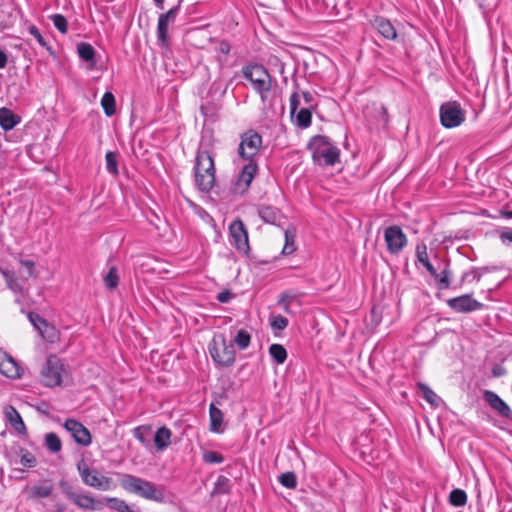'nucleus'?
Returning a JSON list of instances; mask_svg holds the SVG:
<instances>
[{
    "instance_id": "nucleus-1",
    "label": "nucleus",
    "mask_w": 512,
    "mask_h": 512,
    "mask_svg": "<svg viewBox=\"0 0 512 512\" xmlns=\"http://www.w3.org/2000/svg\"><path fill=\"white\" fill-rule=\"evenodd\" d=\"M120 487L129 494H134L148 501L162 503L165 500L164 489L149 480L139 476L118 473Z\"/></svg>"
},
{
    "instance_id": "nucleus-2",
    "label": "nucleus",
    "mask_w": 512,
    "mask_h": 512,
    "mask_svg": "<svg viewBox=\"0 0 512 512\" xmlns=\"http://www.w3.org/2000/svg\"><path fill=\"white\" fill-rule=\"evenodd\" d=\"M307 147L312 154L314 163L317 165L333 166L339 161V148L332 144L330 139L326 136H313Z\"/></svg>"
},
{
    "instance_id": "nucleus-3",
    "label": "nucleus",
    "mask_w": 512,
    "mask_h": 512,
    "mask_svg": "<svg viewBox=\"0 0 512 512\" xmlns=\"http://www.w3.org/2000/svg\"><path fill=\"white\" fill-rule=\"evenodd\" d=\"M243 77L250 81L253 89L259 94L262 103H266L275 80L267 69L260 64H249L242 69Z\"/></svg>"
},
{
    "instance_id": "nucleus-4",
    "label": "nucleus",
    "mask_w": 512,
    "mask_h": 512,
    "mask_svg": "<svg viewBox=\"0 0 512 512\" xmlns=\"http://www.w3.org/2000/svg\"><path fill=\"white\" fill-rule=\"evenodd\" d=\"M194 181L202 192H208L215 183V166L210 152L198 151L194 165Z\"/></svg>"
},
{
    "instance_id": "nucleus-5",
    "label": "nucleus",
    "mask_w": 512,
    "mask_h": 512,
    "mask_svg": "<svg viewBox=\"0 0 512 512\" xmlns=\"http://www.w3.org/2000/svg\"><path fill=\"white\" fill-rule=\"evenodd\" d=\"M77 470L84 485L99 491H110L116 487L112 478L107 477L96 468H91L84 460L77 464Z\"/></svg>"
},
{
    "instance_id": "nucleus-6",
    "label": "nucleus",
    "mask_w": 512,
    "mask_h": 512,
    "mask_svg": "<svg viewBox=\"0 0 512 512\" xmlns=\"http://www.w3.org/2000/svg\"><path fill=\"white\" fill-rule=\"evenodd\" d=\"M213 361L221 366L229 367L235 362L236 351L232 343H228L222 334L215 335L208 345Z\"/></svg>"
},
{
    "instance_id": "nucleus-7",
    "label": "nucleus",
    "mask_w": 512,
    "mask_h": 512,
    "mask_svg": "<svg viewBox=\"0 0 512 512\" xmlns=\"http://www.w3.org/2000/svg\"><path fill=\"white\" fill-rule=\"evenodd\" d=\"M66 369L62 360L56 355H50L41 369L42 383L46 387H55L62 384Z\"/></svg>"
},
{
    "instance_id": "nucleus-8",
    "label": "nucleus",
    "mask_w": 512,
    "mask_h": 512,
    "mask_svg": "<svg viewBox=\"0 0 512 512\" xmlns=\"http://www.w3.org/2000/svg\"><path fill=\"white\" fill-rule=\"evenodd\" d=\"M262 146V137L254 130H248L241 135L238 154L244 160H254Z\"/></svg>"
},
{
    "instance_id": "nucleus-9",
    "label": "nucleus",
    "mask_w": 512,
    "mask_h": 512,
    "mask_svg": "<svg viewBox=\"0 0 512 512\" xmlns=\"http://www.w3.org/2000/svg\"><path fill=\"white\" fill-rule=\"evenodd\" d=\"M465 120V113L457 102H446L440 107V121L445 128L460 126Z\"/></svg>"
},
{
    "instance_id": "nucleus-10",
    "label": "nucleus",
    "mask_w": 512,
    "mask_h": 512,
    "mask_svg": "<svg viewBox=\"0 0 512 512\" xmlns=\"http://www.w3.org/2000/svg\"><path fill=\"white\" fill-rule=\"evenodd\" d=\"M62 491L71 502L83 510L99 511L104 507L101 500L94 498L89 493H76L70 486L63 487Z\"/></svg>"
},
{
    "instance_id": "nucleus-11",
    "label": "nucleus",
    "mask_w": 512,
    "mask_h": 512,
    "mask_svg": "<svg viewBox=\"0 0 512 512\" xmlns=\"http://www.w3.org/2000/svg\"><path fill=\"white\" fill-rule=\"evenodd\" d=\"M384 239L387 250L391 254H398L407 245V237L399 226L392 225L384 230Z\"/></svg>"
},
{
    "instance_id": "nucleus-12",
    "label": "nucleus",
    "mask_w": 512,
    "mask_h": 512,
    "mask_svg": "<svg viewBox=\"0 0 512 512\" xmlns=\"http://www.w3.org/2000/svg\"><path fill=\"white\" fill-rule=\"evenodd\" d=\"M230 243L240 252L249 251L248 233L240 219L234 220L229 226Z\"/></svg>"
},
{
    "instance_id": "nucleus-13",
    "label": "nucleus",
    "mask_w": 512,
    "mask_h": 512,
    "mask_svg": "<svg viewBox=\"0 0 512 512\" xmlns=\"http://www.w3.org/2000/svg\"><path fill=\"white\" fill-rule=\"evenodd\" d=\"M447 305L456 313H470L483 308V303L474 299L470 294H463L447 300Z\"/></svg>"
},
{
    "instance_id": "nucleus-14",
    "label": "nucleus",
    "mask_w": 512,
    "mask_h": 512,
    "mask_svg": "<svg viewBox=\"0 0 512 512\" xmlns=\"http://www.w3.org/2000/svg\"><path fill=\"white\" fill-rule=\"evenodd\" d=\"M63 427L79 445L88 446L91 444V434L81 422L70 418L64 422Z\"/></svg>"
},
{
    "instance_id": "nucleus-15",
    "label": "nucleus",
    "mask_w": 512,
    "mask_h": 512,
    "mask_svg": "<svg viewBox=\"0 0 512 512\" xmlns=\"http://www.w3.org/2000/svg\"><path fill=\"white\" fill-rule=\"evenodd\" d=\"M0 373L8 378L19 379L23 376L24 370L9 353L0 350Z\"/></svg>"
},
{
    "instance_id": "nucleus-16",
    "label": "nucleus",
    "mask_w": 512,
    "mask_h": 512,
    "mask_svg": "<svg viewBox=\"0 0 512 512\" xmlns=\"http://www.w3.org/2000/svg\"><path fill=\"white\" fill-rule=\"evenodd\" d=\"M483 398L486 403L502 417L511 418L512 410L508 404L502 400L495 392L491 390H485L483 392Z\"/></svg>"
},
{
    "instance_id": "nucleus-17",
    "label": "nucleus",
    "mask_w": 512,
    "mask_h": 512,
    "mask_svg": "<svg viewBox=\"0 0 512 512\" xmlns=\"http://www.w3.org/2000/svg\"><path fill=\"white\" fill-rule=\"evenodd\" d=\"M371 25L387 40H395L397 32L393 24L382 16H375Z\"/></svg>"
},
{
    "instance_id": "nucleus-18",
    "label": "nucleus",
    "mask_w": 512,
    "mask_h": 512,
    "mask_svg": "<svg viewBox=\"0 0 512 512\" xmlns=\"http://www.w3.org/2000/svg\"><path fill=\"white\" fill-rule=\"evenodd\" d=\"M5 417L10 423V425L19 433L20 435L27 434V428L25 423L19 414V412L13 406H8L5 409Z\"/></svg>"
},
{
    "instance_id": "nucleus-19",
    "label": "nucleus",
    "mask_w": 512,
    "mask_h": 512,
    "mask_svg": "<svg viewBox=\"0 0 512 512\" xmlns=\"http://www.w3.org/2000/svg\"><path fill=\"white\" fill-rule=\"evenodd\" d=\"M0 273L5 279L7 287L16 294L24 293V282L20 280L14 271L0 268Z\"/></svg>"
},
{
    "instance_id": "nucleus-20",
    "label": "nucleus",
    "mask_w": 512,
    "mask_h": 512,
    "mask_svg": "<svg viewBox=\"0 0 512 512\" xmlns=\"http://www.w3.org/2000/svg\"><path fill=\"white\" fill-rule=\"evenodd\" d=\"M257 212L259 217L268 224H277L282 218V214L279 209L269 206V205H260L257 208Z\"/></svg>"
},
{
    "instance_id": "nucleus-21",
    "label": "nucleus",
    "mask_w": 512,
    "mask_h": 512,
    "mask_svg": "<svg viewBox=\"0 0 512 512\" xmlns=\"http://www.w3.org/2000/svg\"><path fill=\"white\" fill-rule=\"evenodd\" d=\"M257 169L258 167L255 160L248 161V163L242 168L238 177V185H243V188L247 189L254 179Z\"/></svg>"
},
{
    "instance_id": "nucleus-22",
    "label": "nucleus",
    "mask_w": 512,
    "mask_h": 512,
    "mask_svg": "<svg viewBox=\"0 0 512 512\" xmlns=\"http://www.w3.org/2000/svg\"><path fill=\"white\" fill-rule=\"evenodd\" d=\"M21 122V118L6 107L0 108V126L4 131L12 130Z\"/></svg>"
},
{
    "instance_id": "nucleus-23",
    "label": "nucleus",
    "mask_w": 512,
    "mask_h": 512,
    "mask_svg": "<svg viewBox=\"0 0 512 512\" xmlns=\"http://www.w3.org/2000/svg\"><path fill=\"white\" fill-rule=\"evenodd\" d=\"M77 52L79 57L89 64L90 68L96 66V51L91 44L86 42L79 43L77 45Z\"/></svg>"
},
{
    "instance_id": "nucleus-24",
    "label": "nucleus",
    "mask_w": 512,
    "mask_h": 512,
    "mask_svg": "<svg viewBox=\"0 0 512 512\" xmlns=\"http://www.w3.org/2000/svg\"><path fill=\"white\" fill-rule=\"evenodd\" d=\"M54 490L53 484L50 480H44L42 483L33 486L31 489L30 499H42L49 497Z\"/></svg>"
},
{
    "instance_id": "nucleus-25",
    "label": "nucleus",
    "mask_w": 512,
    "mask_h": 512,
    "mask_svg": "<svg viewBox=\"0 0 512 512\" xmlns=\"http://www.w3.org/2000/svg\"><path fill=\"white\" fill-rule=\"evenodd\" d=\"M209 414H210V429H211V431L215 432V433H220L222 431L221 425L223 422L222 411L219 408H217L214 404H211L210 409H209Z\"/></svg>"
},
{
    "instance_id": "nucleus-26",
    "label": "nucleus",
    "mask_w": 512,
    "mask_h": 512,
    "mask_svg": "<svg viewBox=\"0 0 512 512\" xmlns=\"http://www.w3.org/2000/svg\"><path fill=\"white\" fill-rule=\"evenodd\" d=\"M171 432L166 427L159 428L154 436V443L158 450H163L170 444Z\"/></svg>"
},
{
    "instance_id": "nucleus-27",
    "label": "nucleus",
    "mask_w": 512,
    "mask_h": 512,
    "mask_svg": "<svg viewBox=\"0 0 512 512\" xmlns=\"http://www.w3.org/2000/svg\"><path fill=\"white\" fill-rule=\"evenodd\" d=\"M312 110L311 108H301L296 112L293 118H295V123L300 128H308L312 122Z\"/></svg>"
},
{
    "instance_id": "nucleus-28",
    "label": "nucleus",
    "mask_w": 512,
    "mask_h": 512,
    "mask_svg": "<svg viewBox=\"0 0 512 512\" xmlns=\"http://www.w3.org/2000/svg\"><path fill=\"white\" fill-rule=\"evenodd\" d=\"M451 276H452V272L449 269V264L443 263L441 272L437 271V276L433 277V278L437 281V283L441 289H447L450 287V284H451Z\"/></svg>"
},
{
    "instance_id": "nucleus-29",
    "label": "nucleus",
    "mask_w": 512,
    "mask_h": 512,
    "mask_svg": "<svg viewBox=\"0 0 512 512\" xmlns=\"http://www.w3.org/2000/svg\"><path fill=\"white\" fill-rule=\"evenodd\" d=\"M101 106L106 116L111 117L116 111V101L112 92H105L101 99Z\"/></svg>"
},
{
    "instance_id": "nucleus-30",
    "label": "nucleus",
    "mask_w": 512,
    "mask_h": 512,
    "mask_svg": "<svg viewBox=\"0 0 512 512\" xmlns=\"http://www.w3.org/2000/svg\"><path fill=\"white\" fill-rule=\"evenodd\" d=\"M38 332L44 340H46L50 343H54L55 341L58 340L57 329L55 328L54 325L50 324L48 321H46L42 325L41 329Z\"/></svg>"
},
{
    "instance_id": "nucleus-31",
    "label": "nucleus",
    "mask_w": 512,
    "mask_h": 512,
    "mask_svg": "<svg viewBox=\"0 0 512 512\" xmlns=\"http://www.w3.org/2000/svg\"><path fill=\"white\" fill-rule=\"evenodd\" d=\"M269 354L277 364H283L287 359V351L281 344H272L269 347Z\"/></svg>"
},
{
    "instance_id": "nucleus-32",
    "label": "nucleus",
    "mask_w": 512,
    "mask_h": 512,
    "mask_svg": "<svg viewBox=\"0 0 512 512\" xmlns=\"http://www.w3.org/2000/svg\"><path fill=\"white\" fill-rule=\"evenodd\" d=\"M417 386L423 399H425L431 405L436 406L438 404L439 397L428 385L424 383H418Z\"/></svg>"
},
{
    "instance_id": "nucleus-33",
    "label": "nucleus",
    "mask_w": 512,
    "mask_h": 512,
    "mask_svg": "<svg viewBox=\"0 0 512 512\" xmlns=\"http://www.w3.org/2000/svg\"><path fill=\"white\" fill-rule=\"evenodd\" d=\"M285 236V244L282 249L283 255H291L295 250V230L287 229L284 233Z\"/></svg>"
},
{
    "instance_id": "nucleus-34",
    "label": "nucleus",
    "mask_w": 512,
    "mask_h": 512,
    "mask_svg": "<svg viewBox=\"0 0 512 512\" xmlns=\"http://www.w3.org/2000/svg\"><path fill=\"white\" fill-rule=\"evenodd\" d=\"M45 445L52 453H58L62 448V442L59 436L53 432L45 435Z\"/></svg>"
},
{
    "instance_id": "nucleus-35",
    "label": "nucleus",
    "mask_w": 512,
    "mask_h": 512,
    "mask_svg": "<svg viewBox=\"0 0 512 512\" xmlns=\"http://www.w3.org/2000/svg\"><path fill=\"white\" fill-rule=\"evenodd\" d=\"M168 24L167 21L159 17L157 24V40L161 46L168 45Z\"/></svg>"
},
{
    "instance_id": "nucleus-36",
    "label": "nucleus",
    "mask_w": 512,
    "mask_h": 512,
    "mask_svg": "<svg viewBox=\"0 0 512 512\" xmlns=\"http://www.w3.org/2000/svg\"><path fill=\"white\" fill-rule=\"evenodd\" d=\"M230 489H231L230 479L223 475H220V476H218V478L214 484L212 493L218 494V495L219 494H227V493H229Z\"/></svg>"
},
{
    "instance_id": "nucleus-37",
    "label": "nucleus",
    "mask_w": 512,
    "mask_h": 512,
    "mask_svg": "<svg viewBox=\"0 0 512 512\" xmlns=\"http://www.w3.org/2000/svg\"><path fill=\"white\" fill-rule=\"evenodd\" d=\"M451 505L455 507H462L467 502V494L462 489H453L449 495Z\"/></svg>"
},
{
    "instance_id": "nucleus-38",
    "label": "nucleus",
    "mask_w": 512,
    "mask_h": 512,
    "mask_svg": "<svg viewBox=\"0 0 512 512\" xmlns=\"http://www.w3.org/2000/svg\"><path fill=\"white\" fill-rule=\"evenodd\" d=\"M117 156V153L114 151H108L105 155L106 169L114 176L119 174Z\"/></svg>"
},
{
    "instance_id": "nucleus-39",
    "label": "nucleus",
    "mask_w": 512,
    "mask_h": 512,
    "mask_svg": "<svg viewBox=\"0 0 512 512\" xmlns=\"http://www.w3.org/2000/svg\"><path fill=\"white\" fill-rule=\"evenodd\" d=\"M233 341L240 350H245L250 345L251 336L247 330L240 329Z\"/></svg>"
},
{
    "instance_id": "nucleus-40",
    "label": "nucleus",
    "mask_w": 512,
    "mask_h": 512,
    "mask_svg": "<svg viewBox=\"0 0 512 512\" xmlns=\"http://www.w3.org/2000/svg\"><path fill=\"white\" fill-rule=\"evenodd\" d=\"M118 283L119 276L117 273V268L115 266H111L108 273L104 277V284L109 290H113L118 286Z\"/></svg>"
},
{
    "instance_id": "nucleus-41",
    "label": "nucleus",
    "mask_w": 512,
    "mask_h": 512,
    "mask_svg": "<svg viewBox=\"0 0 512 512\" xmlns=\"http://www.w3.org/2000/svg\"><path fill=\"white\" fill-rule=\"evenodd\" d=\"M231 50V45L228 41L222 40L217 44L216 51L218 52V61L221 65L227 62V56Z\"/></svg>"
},
{
    "instance_id": "nucleus-42",
    "label": "nucleus",
    "mask_w": 512,
    "mask_h": 512,
    "mask_svg": "<svg viewBox=\"0 0 512 512\" xmlns=\"http://www.w3.org/2000/svg\"><path fill=\"white\" fill-rule=\"evenodd\" d=\"M279 482L288 489H294L297 486V477L293 472H285L279 476Z\"/></svg>"
},
{
    "instance_id": "nucleus-43",
    "label": "nucleus",
    "mask_w": 512,
    "mask_h": 512,
    "mask_svg": "<svg viewBox=\"0 0 512 512\" xmlns=\"http://www.w3.org/2000/svg\"><path fill=\"white\" fill-rule=\"evenodd\" d=\"M202 458L207 464H220L224 461V457L220 453L211 450H203Z\"/></svg>"
},
{
    "instance_id": "nucleus-44",
    "label": "nucleus",
    "mask_w": 512,
    "mask_h": 512,
    "mask_svg": "<svg viewBox=\"0 0 512 512\" xmlns=\"http://www.w3.org/2000/svg\"><path fill=\"white\" fill-rule=\"evenodd\" d=\"M54 26L61 33H66L68 30V24L66 18L61 14H54L50 16Z\"/></svg>"
},
{
    "instance_id": "nucleus-45",
    "label": "nucleus",
    "mask_w": 512,
    "mask_h": 512,
    "mask_svg": "<svg viewBox=\"0 0 512 512\" xmlns=\"http://www.w3.org/2000/svg\"><path fill=\"white\" fill-rule=\"evenodd\" d=\"M416 262L423 264L427 261H429L428 252H427V245L424 242L418 243L416 245Z\"/></svg>"
},
{
    "instance_id": "nucleus-46",
    "label": "nucleus",
    "mask_w": 512,
    "mask_h": 512,
    "mask_svg": "<svg viewBox=\"0 0 512 512\" xmlns=\"http://www.w3.org/2000/svg\"><path fill=\"white\" fill-rule=\"evenodd\" d=\"M150 432V428L146 427V426H138V427H135L133 430H132V434L133 436L140 442L142 443L143 445H146L147 444V435L149 434Z\"/></svg>"
},
{
    "instance_id": "nucleus-47",
    "label": "nucleus",
    "mask_w": 512,
    "mask_h": 512,
    "mask_svg": "<svg viewBox=\"0 0 512 512\" xmlns=\"http://www.w3.org/2000/svg\"><path fill=\"white\" fill-rule=\"evenodd\" d=\"M126 504H127L126 501H124L123 499H120V498H116V497H108V498H106V505L110 509L115 510L117 512L123 511V509L125 508Z\"/></svg>"
},
{
    "instance_id": "nucleus-48",
    "label": "nucleus",
    "mask_w": 512,
    "mask_h": 512,
    "mask_svg": "<svg viewBox=\"0 0 512 512\" xmlns=\"http://www.w3.org/2000/svg\"><path fill=\"white\" fill-rule=\"evenodd\" d=\"M288 319L282 315L273 316L271 318V327L275 330H284L288 326Z\"/></svg>"
},
{
    "instance_id": "nucleus-49",
    "label": "nucleus",
    "mask_w": 512,
    "mask_h": 512,
    "mask_svg": "<svg viewBox=\"0 0 512 512\" xmlns=\"http://www.w3.org/2000/svg\"><path fill=\"white\" fill-rule=\"evenodd\" d=\"M299 105H300V94L298 91H294L291 94L290 99H289L291 117H294V115L298 111Z\"/></svg>"
},
{
    "instance_id": "nucleus-50",
    "label": "nucleus",
    "mask_w": 512,
    "mask_h": 512,
    "mask_svg": "<svg viewBox=\"0 0 512 512\" xmlns=\"http://www.w3.org/2000/svg\"><path fill=\"white\" fill-rule=\"evenodd\" d=\"M294 299H295V296L287 294V293H282L278 300V304L283 308V310L286 313H290V304Z\"/></svg>"
},
{
    "instance_id": "nucleus-51",
    "label": "nucleus",
    "mask_w": 512,
    "mask_h": 512,
    "mask_svg": "<svg viewBox=\"0 0 512 512\" xmlns=\"http://www.w3.org/2000/svg\"><path fill=\"white\" fill-rule=\"evenodd\" d=\"M28 319L37 331H39L41 329L42 325L47 321L46 319L41 317L39 314L34 313V312L28 313Z\"/></svg>"
},
{
    "instance_id": "nucleus-52",
    "label": "nucleus",
    "mask_w": 512,
    "mask_h": 512,
    "mask_svg": "<svg viewBox=\"0 0 512 512\" xmlns=\"http://www.w3.org/2000/svg\"><path fill=\"white\" fill-rule=\"evenodd\" d=\"M28 31L31 35L35 37L40 46L50 49L47 45L46 40L43 38L39 29L35 25H30Z\"/></svg>"
},
{
    "instance_id": "nucleus-53",
    "label": "nucleus",
    "mask_w": 512,
    "mask_h": 512,
    "mask_svg": "<svg viewBox=\"0 0 512 512\" xmlns=\"http://www.w3.org/2000/svg\"><path fill=\"white\" fill-rule=\"evenodd\" d=\"M20 463L28 468H32L36 465V458L28 451L22 453Z\"/></svg>"
},
{
    "instance_id": "nucleus-54",
    "label": "nucleus",
    "mask_w": 512,
    "mask_h": 512,
    "mask_svg": "<svg viewBox=\"0 0 512 512\" xmlns=\"http://www.w3.org/2000/svg\"><path fill=\"white\" fill-rule=\"evenodd\" d=\"M302 97L304 99L305 104L307 105L306 108H311L312 110L316 109L317 103L315 102V97L311 92L303 91Z\"/></svg>"
},
{
    "instance_id": "nucleus-55",
    "label": "nucleus",
    "mask_w": 512,
    "mask_h": 512,
    "mask_svg": "<svg viewBox=\"0 0 512 512\" xmlns=\"http://www.w3.org/2000/svg\"><path fill=\"white\" fill-rule=\"evenodd\" d=\"M220 303H228L233 298V293L230 290H223L216 296Z\"/></svg>"
},
{
    "instance_id": "nucleus-56",
    "label": "nucleus",
    "mask_w": 512,
    "mask_h": 512,
    "mask_svg": "<svg viewBox=\"0 0 512 512\" xmlns=\"http://www.w3.org/2000/svg\"><path fill=\"white\" fill-rule=\"evenodd\" d=\"M178 12V6H175L171 8L168 12L161 14L159 17L167 21L168 23L170 21H174L176 15Z\"/></svg>"
},
{
    "instance_id": "nucleus-57",
    "label": "nucleus",
    "mask_w": 512,
    "mask_h": 512,
    "mask_svg": "<svg viewBox=\"0 0 512 512\" xmlns=\"http://www.w3.org/2000/svg\"><path fill=\"white\" fill-rule=\"evenodd\" d=\"M20 264L27 270L28 276H34L35 274V263L32 260H20Z\"/></svg>"
},
{
    "instance_id": "nucleus-58",
    "label": "nucleus",
    "mask_w": 512,
    "mask_h": 512,
    "mask_svg": "<svg viewBox=\"0 0 512 512\" xmlns=\"http://www.w3.org/2000/svg\"><path fill=\"white\" fill-rule=\"evenodd\" d=\"M426 270L429 272V274L432 276V277H436L437 276V270L436 268L432 265V263L430 261H427L425 263L422 264Z\"/></svg>"
},
{
    "instance_id": "nucleus-59",
    "label": "nucleus",
    "mask_w": 512,
    "mask_h": 512,
    "mask_svg": "<svg viewBox=\"0 0 512 512\" xmlns=\"http://www.w3.org/2000/svg\"><path fill=\"white\" fill-rule=\"evenodd\" d=\"M500 239H501L503 242H505V241L512 242V229H508V230L503 231V232L500 234Z\"/></svg>"
},
{
    "instance_id": "nucleus-60",
    "label": "nucleus",
    "mask_w": 512,
    "mask_h": 512,
    "mask_svg": "<svg viewBox=\"0 0 512 512\" xmlns=\"http://www.w3.org/2000/svg\"><path fill=\"white\" fill-rule=\"evenodd\" d=\"M7 55L3 50H0V69H3L7 65Z\"/></svg>"
},
{
    "instance_id": "nucleus-61",
    "label": "nucleus",
    "mask_w": 512,
    "mask_h": 512,
    "mask_svg": "<svg viewBox=\"0 0 512 512\" xmlns=\"http://www.w3.org/2000/svg\"><path fill=\"white\" fill-rule=\"evenodd\" d=\"M121 512H140L138 508L126 504L125 508Z\"/></svg>"
},
{
    "instance_id": "nucleus-62",
    "label": "nucleus",
    "mask_w": 512,
    "mask_h": 512,
    "mask_svg": "<svg viewBox=\"0 0 512 512\" xmlns=\"http://www.w3.org/2000/svg\"><path fill=\"white\" fill-rule=\"evenodd\" d=\"M501 215H502L504 218L512 219V210H509V211H501Z\"/></svg>"
},
{
    "instance_id": "nucleus-63",
    "label": "nucleus",
    "mask_w": 512,
    "mask_h": 512,
    "mask_svg": "<svg viewBox=\"0 0 512 512\" xmlns=\"http://www.w3.org/2000/svg\"><path fill=\"white\" fill-rule=\"evenodd\" d=\"M56 512H65V506L63 504H57Z\"/></svg>"
},
{
    "instance_id": "nucleus-64",
    "label": "nucleus",
    "mask_w": 512,
    "mask_h": 512,
    "mask_svg": "<svg viewBox=\"0 0 512 512\" xmlns=\"http://www.w3.org/2000/svg\"><path fill=\"white\" fill-rule=\"evenodd\" d=\"M156 6L160 9H163L164 0H154Z\"/></svg>"
}]
</instances>
